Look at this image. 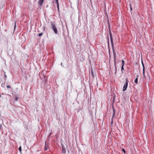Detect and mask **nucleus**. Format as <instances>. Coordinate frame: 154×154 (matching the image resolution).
Masks as SVG:
<instances>
[{
    "mask_svg": "<svg viewBox=\"0 0 154 154\" xmlns=\"http://www.w3.org/2000/svg\"><path fill=\"white\" fill-rule=\"evenodd\" d=\"M51 27L52 30L54 31V33L55 34H57L58 31L57 29L55 26L52 22L51 23Z\"/></svg>",
    "mask_w": 154,
    "mask_h": 154,
    "instance_id": "f257e3e1",
    "label": "nucleus"
},
{
    "mask_svg": "<svg viewBox=\"0 0 154 154\" xmlns=\"http://www.w3.org/2000/svg\"><path fill=\"white\" fill-rule=\"evenodd\" d=\"M128 81L127 79H126V80L125 82V83L124 85V86H123V91H125L126 90L127 88L128 87Z\"/></svg>",
    "mask_w": 154,
    "mask_h": 154,
    "instance_id": "f03ea898",
    "label": "nucleus"
},
{
    "mask_svg": "<svg viewBox=\"0 0 154 154\" xmlns=\"http://www.w3.org/2000/svg\"><path fill=\"white\" fill-rule=\"evenodd\" d=\"M114 62V63L115 67V69L116 72L115 74H116V57H113Z\"/></svg>",
    "mask_w": 154,
    "mask_h": 154,
    "instance_id": "7ed1b4c3",
    "label": "nucleus"
},
{
    "mask_svg": "<svg viewBox=\"0 0 154 154\" xmlns=\"http://www.w3.org/2000/svg\"><path fill=\"white\" fill-rule=\"evenodd\" d=\"M109 34H110V36L111 42V44H112V46H113V41L112 40V34L110 32H109Z\"/></svg>",
    "mask_w": 154,
    "mask_h": 154,
    "instance_id": "20e7f679",
    "label": "nucleus"
},
{
    "mask_svg": "<svg viewBox=\"0 0 154 154\" xmlns=\"http://www.w3.org/2000/svg\"><path fill=\"white\" fill-rule=\"evenodd\" d=\"M43 1L44 0H39L38 2V3L39 5L41 6L43 3Z\"/></svg>",
    "mask_w": 154,
    "mask_h": 154,
    "instance_id": "39448f33",
    "label": "nucleus"
},
{
    "mask_svg": "<svg viewBox=\"0 0 154 154\" xmlns=\"http://www.w3.org/2000/svg\"><path fill=\"white\" fill-rule=\"evenodd\" d=\"M113 46H112V48L113 52V57H116V52L114 50Z\"/></svg>",
    "mask_w": 154,
    "mask_h": 154,
    "instance_id": "423d86ee",
    "label": "nucleus"
},
{
    "mask_svg": "<svg viewBox=\"0 0 154 154\" xmlns=\"http://www.w3.org/2000/svg\"><path fill=\"white\" fill-rule=\"evenodd\" d=\"M137 78H136V79H135V80L134 81V82H135V83H136L137 84L138 83V76L137 75Z\"/></svg>",
    "mask_w": 154,
    "mask_h": 154,
    "instance_id": "0eeeda50",
    "label": "nucleus"
},
{
    "mask_svg": "<svg viewBox=\"0 0 154 154\" xmlns=\"http://www.w3.org/2000/svg\"><path fill=\"white\" fill-rule=\"evenodd\" d=\"M48 146H47L46 144V143H45V150H47L48 149Z\"/></svg>",
    "mask_w": 154,
    "mask_h": 154,
    "instance_id": "6e6552de",
    "label": "nucleus"
},
{
    "mask_svg": "<svg viewBox=\"0 0 154 154\" xmlns=\"http://www.w3.org/2000/svg\"><path fill=\"white\" fill-rule=\"evenodd\" d=\"M4 77L5 78V80H6V78H7V76L6 75V72L4 71Z\"/></svg>",
    "mask_w": 154,
    "mask_h": 154,
    "instance_id": "1a4fd4ad",
    "label": "nucleus"
},
{
    "mask_svg": "<svg viewBox=\"0 0 154 154\" xmlns=\"http://www.w3.org/2000/svg\"><path fill=\"white\" fill-rule=\"evenodd\" d=\"M57 4V9L58 10H59V4L58 3V2H56Z\"/></svg>",
    "mask_w": 154,
    "mask_h": 154,
    "instance_id": "9d476101",
    "label": "nucleus"
},
{
    "mask_svg": "<svg viewBox=\"0 0 154 154\" xmlns=\"http://www.w3.org/2000/svg\"><path fill=\"white\" fill-rule=\"evenodd\" d=\"M43 35V33L42 32V33L39 34L38 35V36H39L40 37V36H42Z\"/></svg>",
    "mask_w": 154,
    "mask_h": 154,
    "instance_id": "9b49d317",
    "label": "nucleus"
},
{
    "mask_svg": "<svg viewBox=\"0 0 154 154\" xmlns=\"http://www.w3.org/2000/svg\"><path fill=\"white\" fill-rule=\"evenodd\" d=\"M142 66H143V70H145L144 66V65L143 64V63L142 61Z\"/></svg>",
    "mask_w": 154,
    "mask_h": 154,
    "instance_id": "f8f14e48",
    "label": "nucleus"
},
{
    "mask_svg": "<svg viewBox=\"0 0 154 154\" xmlns=\"http://www.w3.org/2000/svg\"><path fill=\"white\" fill-rule=\"evenodd\" d=\"M124 66H122L121 67V72L122 73H123V70L124 69V68L123 67Z\"/></svg>",
    "mask_w": 154,
    "mask_h": 154,
    "instance_id": "ddd939ff",
    "label": "nucleus"
},
{
    "mask_svg": "<svg viewBox=\"0 0 154 154\" xmlns=\"http://www.w3.org/2000/svg\"><path fill=\"white\" fill-rule=\"evenodd\" d=\"M19 149L20 152V153H21V150H22V149H21V146H20L19 148Z\"/></svg>",
    "mask_w": 154,
    "mask_h": 154,
    "instance_id": "4468645a",
    "label": "nucleus"
},
{
    "mask_svg": "<svg viewBox=\"0 0 154 154\" xmlns=\"http://www.w3.org/2000/svg\"><path fill=\"white\" fill-rule=\"evenodd\" d=\"M122 66H124V63H125L124 60H122Z\"/></svg>",
    "mask_w": 154,
    "mask_h": 154,
    "instance_id": "2eb2a0df",
    "label": "nucleus"
},
{
    "mask_svg": "<svg viewBox=\"0 0 154 154\" xmlns=\"http://www.w3.org/2000/svg\"><path fill=\"white\" fill-rule=\"evenodd\" d=\"M144 73H145V70H143V77L144 78L145 77V76Z\"/></svg>",
    "mask_w": 154,
    "mask_h": 154,
    "instance_id": "dca6fc26",
    "label": "nucleus"
},
{
    "mask_svg": "<svg viewBox=\"0 0 154 154\" xmlns=\"http://www.w3.org/2000/svg\"><path fill=\"white\" fill-rule=\"evenodd\" d=\"M113 123V120H112V121H111V125L112 126V124Z\"/></svg>",
    "mask_w": 154,
    "mask_h": 154,
    "instance_id": "f3484780",
    "label": "nucleus"
},
{
    "mask_svg": "<svg viewBox=\"0 0 154 154\" xmlns=\"http://www.w3.org/2000/svg\"><path fill=\"white\" fill-rule=\"evenodd\" d=\"M7 88H11V86L9 85H7Z\"/></svg>",
    "mask_w": 154,
    "mask_h": 154,
    "instance_id": "a211bd4d",
    "label": "nucleus"
},
{
    "mask_svg": "<svg viewBox=\"0 0 154 154\" xmlns=\"http://www.w3.org/2000/svg\"><path fill=\"white\" fill-rule=\"evenodd\" d=\"M122 151L124 152L125 154V152H126L125 151L124 149H122Z\"/></svg>",
    "mask_w": 154,
    "mask_h": 154,
    "instance_id": "6ab92c4d",
    "label": "nucleus"
},
{
    "mask_svg": "<svg viewBox=\"0 0 154 154\" xmlns=\"http://www.w3.org/2000/svg\"><path fill=\"white\" fill-rule=\"evenodd\" d=\"M16 23H15V25H14V29H15V27H16Z\"/></svg>",
    "mask_w": 154,
    "mask_h": 154,
    "instance_id": "aec40b11",
    "label": "nucleus"
},
{
    "mask_svg": "<svg viewBox=\"0 0 154 154\" xmlns=\"http://www.w3.org/2000/svg\"><path fill=\"white\" fill-rule=\"evenodd\" d=\"M15 99H16V100H17L18 99V97H16V98H15Z\"/></svg>",
    "mask_w": 154,
    "mask_h": 154,
    "instance_id": "412c9836",
    "label": "nucleus"
},
{
    "mask_svg": "<svg viewBox=\"0 0 154 154\" xmlns=\"http://www.w3.org/2000/svg\"><path fill=\"white\" fill-rule=\"evenodd\" d=\"M56 2H58V0H56Z\"/></svg>",
    "mask_w": 154,
    "mask_h": 154,
    "instance_id": "4be33fe9",
    "label": "nucleus"
},
{
    "mask_svg": "<svg viewBox=\"0 0 154 154\" xmlns=\"http://www.w3.org/2000/svg\"><path fill=\"white\" fill-rule=\"evenodd\" d=\"M44 31H45V27H44Z\"/></svg>",
    "mask_w": 154,
    "mask_h": 154,
    "instance_id": "5701e85b",
    "label": "nucleus"
},
{
    "mask_svg": "<svg viewBox=\"0 0 154 154\" xmlns=\"http://www.w3.org/2000/svg\"><path fill=\"white\" fill-rule=\"evenodd\" d=\"M130 8H131V10H132V8H131V7H130Z\"/></svg>",
    "mask_w": 154,
    "mask_h": 154,
    "instance_id": "b1692460",
    "label": "nucleus"
},
{
    "mask_svg": "<svg viewBox=\"0 0 154 154\" xmlns=\"http://www.w3.org/2000/svg\"><path fill=\"white\" fill-rule=\"evenodd\" d=\"M114 115V114H113V116H112V117H113Z\"/></svg>",
    "mask_w": 154,
    "mask_h": 154,
    "instance_id": "393cba45",
    "label": "nucleus"
},
{
    "mask_svg": "<svg viewBox=\"0 0 154 154\" xmlns=\"http://www.w3.org/2000/svg\"><path fill=\"white\" fill-rule=\"evenodd\" d=\"M2 127V126L1 125H0V128H1V127Z\"/></svg>",
    "mask_w": 154,
    "mask_h": 154,
    "instance_id": "a878e982",
    "label": "nucleus"
},
{
    "mask_svg": "<svg viewBox=\"0 0 154 154\" xmlns=\"http://www.w3.org/2000/svg\"><path fill=\"white\" fill-rule=\"evenodd\" d=\"M1 97V95L0 94V97Z\"/></svg>",
    "mask_w": 154,
    "mask_h": 154,
    "instance_id": "bb28decb",
    "label": "nucleus"
}]
</instances>
